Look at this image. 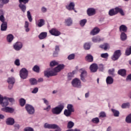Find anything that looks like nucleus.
Wrapping results in <instances>:
<instances>
[{
    "label": "nucleus",
    "mask_w": 131,
    "mask_h": 131,
    "mask_svg": "<svg viewBox=\"0 0 131 131\" xmlns=\"http://www.w3.org/2000/svg\"><path fill=\"white\" fill-rule=\"evenodd\" d=\"M118 74H119V75H121V76L124 77L125 76V75H126V70H125V69L119 70L118 71Z\"/></svg>",
    "instance_id": "nucleus-23"
},
{
    "label": "nucleus",
    "mask_w": 131,
    "mask_h": 131,
    "mask_svg": "<svg viewBox=\"0 0 131 131\" xmlns=\"http://www.w3.org/2000/svg\"><path fill=\"white\" fill-rule=\"evenodd\" d=\"M45 25V20L41 19L39 20V23L37 24L38 27H41Z\"/></svg>",
    "instance_id": "nucleus-36"
},
{
    "label": "nucleus",
    "mask_w": 131,
    "mask_h": 131,
    "mask_svg": "<svg viewBox=\"0 0 131 131\" xmlns=\"http://www.w3.org/2000/svg\"><path fill=\"white\" fill-rule=\"evenodd\" d=\"M114 81V79L111 76H108L106 79V82L107 84H112L113 82Z\"/></svg>",
    "instance_id": "nucleus-21"
},
{
    "label": "nucleus",
    "mask_w": 131,
    "mask_h": 131,
    "mask_svg": "<svg viewBox=\"0 0 131 131\" xmlns=\"http://www.w3.org/2000/svg\"><path fill=\"white\" fill-rule=\"evenodd\" d=\"M41 11L42 12V13H46V12H47V8H46V7H42L41 8Z\"/></svg>",
    "instance_id": "nucleus-63"
},
{
    "label": "nucleus",
    "mask_w": 131,
    "mask_h": 131,
    "mask_svg": "<svg viewBox=\"0 0 131 131\" xmlns=\"http://www.w3.org/2000/svg\"><path fill=\"white\" fill-rule=\"evenodd\" d=\"M50 34L54 35V36H59L61 34V32L59 31L57 29H52L49 31Z\"/></svg>",
    "instance_id": "nucleus-11"
},
{
    "label": "nucleus",
    "mask_w": 131,
    "mask_h": 131,
    "mask_svg": "<svg viewBox=\"0 0 131 131\" xmlns=\"http://www.w3.org/2000/svg\"><path fill=\"white\" fill-rule=\"evenodd\" d=\"M118 13H119L121 16H124L123 10L119 7H117L114 9H111L109 11L108 15H110V16H115V15H117Z\"/></svg>",
    "instance_id": "nucleus-2"
},
{
    "label": "nucleus",
    "mask_w": 131,
    "mask_h": 131,
    "mask_svg": "<svg viewBox=\"0 0 131 131\" xmlns=\"http://www.w3.org/2000/svg\"><path fill=\"white\" fill-rule=\"evenodd\" d=\"M43 101H44L45 104H46L47 105H49V101L46 99V98H43Z\"/></svg>",
    "instance_id": "nucleus-64"
},
{
    "label": "nucleus",
    "mask_w": 131,
    "mask_h": 131,
    "mask_svg": "<svg viewBox=\"0 0 131 131\" xmlns=\"http://www.w3.org/2000/svg\"><path fill=\"white\" fill-rule=\"evenodd\" d=\"M8 28V23L7 21L2 23L1 25V31H6Z\"/></svg>",
    "instance_id": "nucleus-20"
},
{
    "label": "nucleus",
    "mask_w": 131,
    "mask_h": 131,
    "mask_svg": "<svg viewBox=\"0 0 131 131\" xmlns=\"http://www.w3.org/2000/svg\"><path fill=\"white\" fill-rule=\"evenodd\" d=\"M65 68V65L64 64H59L53 69L51 71H45L44 72V75L46 76V77H50L51 76H55L58 74V72H60L62 69H64Z\"/></svg>",
    "instance_id": "nucleus-1"
},
{
    "label": "nucleus",
    "mask_w": 131,
    "mask_h": 131,
    "mask_svg": "<svg viewBox=\"0 0 131 131\" xmlns=\"http://www.w3.org/2000/svg\"><path fill=\"white\" fill-rule=\"evenodd\" d=\"M74 75V71H73L72 73H69L68 74V77L69 79H71L72 77H73Z\"/></svg>",
    "instance_id": "nucleus-51"
},
{
    "label": "nucleus",
    "mask_w": 131,
    "mask_h": 131,
    "mask_svg": "<svg viewBox=\"0 0 131 131\" xmlns=\"http://www.w3.org/2000/svg\"><path fill=\"white\" fill-rule=\"evenodd\" d=\"M112 111L113 113H114V116L115 117H118V116H119V111L114 109H112Z\"/></svg>",
    "instance_id": "nucleus-34"
},
{
    "label": "nucleus",
    "mask_w": 131,
    "mask_h": 131,
    "mask_svg": "<svg viewBox=\"0 0 131 131\" xmlns=\"http://www.w3.org/2000/svg\"><path fill=\"white\" fill-rule=\"evenodd\" d=\"M29 23L28 21H26L25 23V28L26 29V32H29L30 29H29Z\"/></svg>",
    "instance_id": "nucleus-37"
},
{
    "label": "nucleus",
    "mask_w": 131,
    "mask_h": 131,
    "mask_svg": "<svg viewBox=\"0 0 131 131\" xmlns=\"http://www.w3.org/2000/svg\"><path fill=\"white\" fill-rule=\"evenodd\" d=\"M92 41L93 42H98V41H101V39L99 37L92 38Z\"/></svg>",
    "instance_id": "nucleus-49"
},
{
    "label": "nucleus",
    "mask_w": 131,
    "mask_h": 131,
    "mask_svg": "<svg viewBox=\"0 0 131 131\" xmlns=\"http://www.w3.org/2000/svg\"><path fill=\"white\" fill-rule=\"evenodd\" d=\"M64 109V104H60L58 106L52 108V112L53 114H56V115H59V114H61L62 111Z\"/></svg>",
    "instance_id": "nucleus-3"
},
{
    "label": "nucleus",
    "mask_w": 131,
    "mask_h": 131,
    "mask_svg": "<svg viewBox=\"0 0 131 131\" xmlns=\"http://www.w3.org/2000/svg\"><path fill=\"white\" fill-rule=\"evenodd\" d=\"M48 36V33L47 32H41L39 35L38 38L39 39H45Z\"/></svg>",
    "instance_id": "nucleus-22"
},
{
    "label": "nucleus",
    "mask_w": 131,
    "mask_h": 131,
    "mask_svg": "<svg viewBox=\"0 0 131 131\" xmlns=\"http://www.w3.org/2000/svg\"><path fill=\"white\" fill-rule=\"evenodd\" d=\"M99 48H100V49L104 50V51H107V49L109 48V44L105 43L102 45H100L99 46Z\"/></svg>",
    "instance_id": "nucleus-28"
},
{
    "label": "nucleus",
    "mask_w": 131,
    "mask_h": 131,
    "mask_svg": "<svg viewBox=\"0 0 131 131\" xmlns=\"http://www.w3.org/2000/svg\"><path fill=\"white\" fill-rule=\"evenodd\" d=\"M108 73L109 74H111V75H114V69H113L112 70H109Z\"/></svg>",
    "instance_id": "nucleus-59"
},
{
    "label": "nucleus",
    "mask_w": 131,
    "mask_h": 131,
    "mask_svg": "<svg viewBox=\"0 0 131 131\" xmlns=\"http://www.w3.org/2000/svg\"><path fill=\"white\" fill-rule=\"evenodd\" d=\"M14 64L16 66H20V60H19L18 59H16L14 61Z\"/></svg>",
    "instance_id": "nucleus-55"
},
{
    "label": "nucleus",
    "mask_w": 131,
    "mask_h": 131,
    "mask_svg": "<svg viewBox=\"0 0 131 131\" xmlns=\"http://www.w3.org/2000/svg\"><path fill=\"white\" fill-rule=\"evenodd\" d=\"M120 56H121V51L120 50H116L115 51L113 57H112V60L116 61V60H118Z\"/></svg>",
    "instance_id": "nucleus-8"
},
{
    "label": "nucleus",
    "mask_w": 131,
    "mask_h": 131,
    "mask_svg": "<svg viewBox=\"0 0 131 131\" xmlns=\"http://www.w3.org/2000/svg\"><path fill=\"white\" fill-rule=\"evenodd\" d=\"M120 39L122 41H124L127 39V35L125 33L122 32L120 34Z\"/></svg>",
    "instance_id": "nucleus-24"
},
{
    "label": "nucleus",
    "mask_w": 131,
    "mask_h": 131,
    "mask_svg": "<svg viewBox=\"0 0 131 131\" xmlns=\"http://www.w3.org/2000/svg\"><path fill=\"white\" fill-rule=\"evenodd\" d=\"M26 110H27L29 114H34L35 110L34 107L32 105L30 104H26L25 106Z\"/></svg>",
    "instance_id": "nucleus-10"
},
{
    "label": "nucleus",
    "mask_w": 131,
    "mask_h": 131,
    "mask_svg": "<svg viewBox=\"0 0 131 131\" xmlns=\"http://www.w3.org/2000/svg\"><path fill=\"white\" fill-rule=\"evenodd\" d=\"M6 123L8 125H13L15 123V120L12 118H9L7 119Z\"/></svg>",
    "instance_id": "nucleus-19"
},
{
    "label": "nucleus",
    "mask_w": 131,
    "mask_h": 131,
    "mask_svg": "<svg viewBox=\"0 0 131 131\" xmlns=\"http://www.w3.org/2000/svg\"><path fill=\"white\" fill-rule=\"evenodd\" d=\"M19 102L21 107H24L26 104V100L24 98L20 99Z\"/></svg>",
    "instance_id": "nucleus-30"
},
{
    "label": "nucleus",
    "mask_w": 131,
    "mask_h": 131,
    "mask_svg": "<svg viewBox=\"0 0 131 131\" xmlns=\"http://www.w3.org/2000/svg\"><path fill=\"white\" fill-rule=\"evenodd\" d=\"M39 67L36 65L33 68V71H34V72H36L37 73H39Z\"/></svg>",
    "instance_id": "nucleus-39"
},
{
    "label": "nucleus",
    "mask_w": 131,
    "mask_h": 131,
    "mask_svg": "<svg viewBox=\"0 0 131 131\" xmlns=\"http://www.w3.org/2000/svg\"><path fill=\"white\" fill-rule=\"evenodd\" d=\"M85 59L88 62H93L94 61V57L91 54H88L85 57Z\"/></svg>",
    "instance_id": "nucleus-27"
},
{
    "label": "nucleus",
    "mask_w": 131,
    "mask_h": 131,
    "mask_svg": "<svg viewBox=\"0 0 131 131\" xmlns=\"http://www.w3.org/2000/svg\"><path fill=\"white\" fill-rule=\"evenodd\" d=\"M74 7H75V4L74 3L71 2L68 6H66V9L69 11H72V10H74Z\"/></svg>",
    "instance_id": "nucleus-17"
},
{
    "label": "nucleus",
    "mask_w": 131,
    "mask_h": 131,
    "mask_svg": "<svg viewBox=\"0 0 131 131\" xmlns=\"http://www.w3.org/2000/svg\"><path fill=\"white\" fill-rule=\"evenodd\" d=\"M72 84L74 88H80L81 86V81L78 78H75L72 81Z\"/></svg>",
    "instance_id": "nucleus-7"
},
{
    "label": "nucleus",
    "mask_w": 131,
    "mask_h": 131,
    "mask_svg": "<svg viewBox=\"0 0 131 131\" xmlns=\"http://www.w3.org/2000/svg\"><path fill=\"white\" fill-rule=\"evenodd\" d=\"M87 20L86 19H82L80 21V25L82 27H83L85 25V24L86 23Z\"/></svg>",
    "instance_id": "nucleus-45"
},
{
    "label": "nucleus",
    "mask_w": 131,
    "mask_h": 131,
    "mask_svg": "<svg viewBox=\"0 0 131 131\" xmlns=\"http://www.w3.org/2000/svg\"><path fill=\"white\" fill-rule=\"evenodd\" d=\"M75 58V54H72L68 56V60H73Z\"/></svg>",
    "instance_id": "nucleus-48"
},
{
    "label": "nucleus",
    "mask_w": 131,
    "mask_h": 131,
    "mask_svg": "<svg viewBox=\"0 0 131 131\" xmlns=\"http://www.w3.org/2000/svg\"><path fill=\"white\" fill-rule=\"evenodd\" d=\"M79 71L81 73L80 74V79L83 82H85L86 80L85 79V77L88 76V72L85 70L84 69H80Z\"/></svg>",
    "instance_id": "nucleus-4"
},
{
    "label": "nucleus",
    "mask_w": 131,
    "mask_h": 131,
    "mask_svg": "<svg viewBox=\"0 0 131 131\" xmlns=\"http://www.w3.org/2000/svg\"><path fill=\"white\" fill-rule=\"evenodd\" d=\"M29 81L32 85L37 84V80L35 78H31L29 79Z\"/></svg>",
    "instance_id": "nucleus-29"
},
{
    "label": "nucleus",
    "mask_w": 131,
    "mask_h": 131,
    "mask_svg": "<svg viewBox=\"0 0 131 131\" xmlns=\"http://www.w3.org/2000/svg\"><path fill=\"white\" fill-rule=\"evenodd\" d=\"M125 121L127 123H131V114L126 117Z\"/></svg>",
    "instance_id": "nucleus-41"
},
{
    "label": "nucleus",
    "mask_w": 131,
    "mask_h": 131,
    "mask_svg": "<svg viewBox=\"0 0 131 131\" xmlns=\"http://www.w3.org/2000/svg\"><path fill=\"white\" fill-rule=\"evenodd\" d=\"M119 31L120 32H127V27H126L124 25H121L119 27Z\"/></svg>",
    "instance_id": "nucleus-16"
},
{
    "label": "nucleus",
    "mask_w": 131,
    "mask_h": 131,
    "mask_svg": "<svg viewBox=\"0 0 131 131\" xmlns=\"http://www.w3.org/2000/svg\"><path fill=\"white\" fill-rule=\"evenodd\" d=\"M101 58H104V59H106L109 57V55L108 53H102L101 54Z\"/></svg>",
    "instance_id": "nucleus-52"
},
{
    "label": "nucleus",
    "mask_w": 131,
    "mask_h": 131,
    "mask_svg": "<svg viewBox=\"0 0 131 131\" xmlns=\"http://www.w3.org/2000/svg\"><path fill=\"white\" fill-rule=\"evenodd\" d=\"M0 21H1L2 23L6 22L5 21V17H4V15L0 16Z\"/></svg>",
    "instance_id": "nucleus-60"
},
{
    "label": "nucleus",
    "mask_w": 131,
    "mask_h": 131,
    "mask_svg": "<svg viewBox=\"0 0 131 131\" xmlns=\"http://www.w3.org/2000/svg\"><path fill=\"white\" fill-rule=\"evenodd\" d=\"M18 7L23 13H25V12H26V5H25V4L19 3Z\"/></svg>",
    "instance_id": "nucleus-26"
},
{
    "label": "nucleus",
    "mask_w": 131,
    "mask_h": 131,
    "mask_svg": "<svg viewBox=\"0 0 131 131\" xmlns=\"http://www.w3.org/2000/svg\"><path fill=\"white\" fill-rule=\"evenodd\" d=\"M67 109L69 111L71 112H74V108L73 107V105L69 104L67 105Z\"/></svg>",
    "instance_id": "nucleus-32"
},
{
    "label": "nucleus",
    "mask_w": 131,
    "mask_h": 131,
    "mask_svg": "<svg viewBox=\"0 0 131 131\" xmlns=\"http://www.w3.org/2000/svg\"><path fill=\"white\" fill-rule=\"evenodd\" d=\"M73 21L71 18L69 17L66 19H65V24L67 26H71L72 25Z\"/></svg>",
    "instance_id": "nucleus-25"
},
{
    "label": "nucleus",
    "mask_w": 131,
    "mask_h": 131,
    "mask_svg": "<svg viewBox=\"0 0 131 131\" xmlns=\"http://www.w3.org/2000/svg\"><path fill=\"white\" fill-rule=\"evenodd\" d=\"M129 106V103H124L122 104V108L123 109H125L127 107H128Z\"/></svg>",
    "instance_id": "nucleus-53"
},
{
    "label": "nucleus",
    "mask_w": 131,
    "mask_h": 131,
    "mask_svg": "<svg viewBox=\"0 0 131 131\" xmlns=\"http://www.w3.org/2000/svg\"><path fill=\"white\" fill-rule=\"evenodd\" d=\"M83 47L85 50H90L91 49V44L88 42L85 43Z\"/></svg>",
    "instance_id": "nucleus-44"
},
{
    "label": "nucleus",
    "mask_w": 131,
    "mask_h": 131,
    "mask_svg": "<svg viewBox=\"0 0 131 131\" xmlns=\"http://www.w3.org/2000/svg\"><path fill=\"white\" fill-rule=\"evenodd\" d=\"M7 39L8 42H12L13 39H14V36L12 34H9L7 35Z\"/></svg>",
    "instance_id": "nucleus-31"
},
{
    "label": "nucleus",
    "mask_w": 131,
    "mask_h": 131,
    "mask_svg": "<svg viewBox=\"0 0 131 131\" xmlns=\"http://www.w3.org/2000/svg\"><path fill=\"white\" fill-rule=\"evenodd\" d=\"M14 126L15 127V130H17L19 129V128H20V126L19 125V124H15Z\"/></svg>",
    "instance_id": "nucleus-61"
},
{
    "label": "nucleus",
    "mask_w": 131,
    "mask_h": 131,
    "mask_svg": "<svg viewBox=\"0 0 131 131\" xmlns=\"http://www.w3.org/2000/svg\"><path fill=\"white\" fill-rule=\"evenodd\" d=\"M38 92V88H35L32 91V94H36Z\"/></svg>",
    "instance_id": "nucleus-58"
},
{
    "label": "nucleus",
    "mask_w": 131,
    "mask_h": 131,
    "mask_svg": "<svg viewBox=\"0 0 131 131\" xmlns=\"http://www.w3.org/2000/svg\"><path fill=\"white\" fill-rule=\"evenodd\" d=\"M10 2V0H0V3L2 4V5H5L6 4H8Z\"/></svg>",
    "instance_id": "nucleus-54"
},
{
    "label": "nucleus",
    "mask_w": 131,
    "mask_h": 131,
    "mask_svg": "<svg viewBox=\"0 0 131 131\" xmlns=\"http://www.w3.org/2000/svg\"><path fill=\"white\" fill-rule=\"evenodd\" d=\"M6 99H7V100H8V102L9 103V102H10L11 103H13V102H15V100H14L13 98H7L6 97Z\"/></svg>",
    "instance_id": "nucleus-57"
},
{
    "label": "nucleus",
    "mask_w": 131,
    "mask_h": 131,
    "mask_svg": "<svg viewBox=\"0 0 131 131\" xmlns=\"http://www.w3.org/2000/svg\"><path fill=\"white\" fill-rule=\"evenodd\" d=\"M59 51H60V48H59V46H56L55 52H57L58 53H59Z\"/></svg>",
    "instance_id": "nucleus-62"
},
{
    "label": "nucleus",
    "mask_w": 131,
    "mask_h": 131,
    "mask_svg": "<svg viewBox=\"0 0 131 131\" xmlns=\"http://www.w3.org/2000/svg\"><path fill=\"white\" fill-rule=\"evenodd\" d=\"M44 127L45 128H49V129H55V128H58V130L60 129L61 130V129L58 125L55 124H49L48 123H46L44 124Z\"/></svg>",
    "instance_id": "nucleus-5"
},
{
    "label": "nucleus",
    "mask_w": 131,
    "mask_h": 131,
    "mask_svg": "<svg viewBox=\"0 0 131 131\" xmlns=\"http://www.w3.org/2000/svg\"><path fill=\"white\" fill-rule=\"evenodd\" d=\"M92 121L93 123H99L100 122V120L99 119V118H95L92 120Z\"/></svg>",
    "instance_id": "nucleus-47"
},
{
    "label": "nucleus",
    "mask_w": 131,
    "mask_h": 131,
    "mask_svg": "<svg viewBox=\"0 0 131 131\" xmlns=\"http://www.w3.org/2000/svg\"><path fill=\"white\" fill-rule=\"evenodd\" d=\"M19 4H24V5H26V4H28L29 3V0H18Z\"/></svg>",
    "instance_id": "nucleus-50"
},
{
    "label": "nucleus",
    "mask_w": 131,
    "mask_h": 131,
    "mask_svg": "<svg viewBox=\"0 0 131 131\" xmlns=\"http://www.w3.org/2000/svg\"><path fill=\"white\" fill-rule=\"evenodd\" d=\"M71 113H72V112L68 110H65L64 111V114L66 116H67V117H69V116L71 115Z\"/></svg>",
    "instance_id": "nucleus-35"
},
{
    "label": "nucleus",
    "mask_w": 131,
    "mask_h": 131,
    "mask_svg": "<svg viewBox=\"0 0 131 131\" xmlns=\"http://www.w3.org/2000/svg\"><path fill=\"white\" fill-rule=\"evenodd\" d=\"M90 69L91 72H97L98 71V64L96 63H93L90 66Z\"/></svg>",
    "instance_id": "nucleus-15"
},
{
    "label": "nucleus",
    "mask_w": 131,
    "mask_h": 131,
    "mask_svg": "<svg viewBox=\"0 0 131 131\" xmlns=\"http://www.w3.org/2000/svg\"><path fill=\"white\" fill-rule=\"evenodd\" d=\"M125 55L126 56H129V55H131V46L126 49Z\"/></svg>",
    "instance_id": "nucleus-38"
},
{
    "label": "nucleus",
    "mask_w": 131,
    "mask_h": 131,
    "mask_svg": "<svg viewBox=\"0 0 131 131\" xmlns=\"http://www.w3.org/2000/svg\"><path fill=\"white\" fill-rule=\"evenodd\" d=\"M7 82H8L9 84H14L15 83V79H14V78H9Z\"/></svg>",
    "instance_id": "nucleus-33"
},
{
    "label": "nucleus",
    "mask_w": 131,
    "mask_h": 131,
    "mask_svg": "<svg viewBox=\"0 0 131 131\" xmlns=\"http://www.w3.org/2000/svg\"><path fill=\"white\" fill-rule=\"evenodd\" d=\"M0 105H2V107H7L9 105L8 99L6 97L4 98L1 95H0Z\"/></svg>",
    "instance_id": "nucleus-9"
},
{
    "label": "nucleus",
    "mask_w": 131,
    "mask_h": 131,
    "mask_svg": "<svg viewBox=\"0 0 131 131\" xmlns=\"http://www.w3.org/2000/svg\"><path fill=\"white\" fill-rule=\"evenodd\" d=\"M22 48H23V44L21 42H16L13 46V49L15 51H20Z\"/></svg>",
    "instance_id": "nucleus-12"
},
{
    "label": "nucleus",
    "mask_w": 131,
    "mask_h": 131,
    "mask_svg": "<svg viewBox=\"0 0 131 131\" xmlns=\"http://www.w3.org/2000/svg\"><path fill=\"white\" fill-rule=\"evenodd\" d=\"M106 117V113L104 112H101L99 114V118H104Z\"/></svg>",
    "instance_id": "nucleus-46"
},
{
    "label": "nucleus",
    "mask_w": 131,
    "mask_h": 131,
    "mask_svg": "<svg viewBox=\"0 0 131 131\" xmlns=\"http://www.w3.org/2000/svg\"><path fill=\"white\" fill-rule=\"evenodd\" d=\"M2 111L4 112H6L7 113H13L15 110L12 107L5 106V107H3L1 109Z\"/></svg>",
    "instance_id": "nucleus-13"
},
{
    "label": "nucleus",
    "mask_w": 131,
    "mask_h": 131,
    "mask_svg": "<svg viewBox=\"0 0 131 131\" xmlns=\"http://www.w3.org/2000/svg\"><path fill=\"white\" fill-rule=\"evenodd\" d=\"M87 14L88 16H94V15H96V10L93 8H88L87 9Z\"/></svg>",
    "instance_id": "nucleus-14"
},
{
    "label": "nucleus",
    "mask_w": 131,
    "mask_h": 131,
    "mask_svg": "<svg viewBox=\"0 0 131 131\" xmlns=\"http://www.w3.org/2000/svg\"><path fill=\"white\" fill-rule=\"evenodd\" d=\"M100 32V29L98 27L94 28L93 30L91 32V35H96Z\"/></svg>",
    "instance_id": "nucleus-18"
},
{
    "label": "nucleus",
    "mask_w": 131,
    "mask_h": 131,
    "mask_svg": "<svg viewBox=\"0 0 131 131\" xmlns=\"http://www.w3.org/2000/svg\"><path fill=\"white\" fill-rule=\"evenodd\" d=\"M73 126H74V123L72 121H69L67 125L68 128H72Z\"/></svg>",
    "instance_id": "nucleus-43"
},
{
    "label": "nucleus",
    "mask_w": 131,
    "mask_h": 131,
    "mask_svg": "<svg viewBox=\"0 0 131 131\" xmlns=\"http://www.w3.org/2000/svg\"><path fill=\"white\" fill-rule=\"evenodd\" d=\"M24 131H34V130L31 127H27L24 129Z\"/></svg>",
    "instance_id": "nucleus-56"
},
{
    "label": "nucleus",
    "mask_w": 131,
    "mask_h": 131,
    "mask_svg": "<svg viewBox=\"0 0 131 131\" xmlns=\"http://www.w3.org/2000/svg\"><path fill=\"white\" fill-rule=\"evenodd\" d=\"M19 75L21 78H23V79H26L28 76V71H27L25 68L22 69L20 71Z\"/></svg>",
    "instance_id": "nucleus-6"
},
{
    "label": "nucleus",
    "mask_w": 131,
    "mask_h": 131,
    "mask_svg": "<svg viewBox=\"0 0 131 131\" xmlns=\"http://www.w3.org/2000/svg\"><path fill=\"white\" fill-rule=\"evenodd\" d=\"M59 63L56 61L55 60H53L50 62V67H54V66H57Z\"/></svg>",
    "instance_id": "nucleus-42"
},
{
    "label": "nucleus",
    "mask_w": 131,
    "mask_h": 131,
    "mask_svg": "<svg viewBox=\"0 0 131 131\" xmlns=\"http://www.w3.org/2000/svg\"><path fill=\"white\" fill-rule=\"evenodd\" d=\"M27 18L29 21V22H31L33 20L32 16H31V14L30 13V11H27Z\"/></svg>",
    "instance_id": "nucleus-40"
}]
</instances>
